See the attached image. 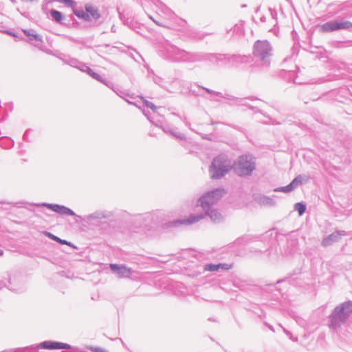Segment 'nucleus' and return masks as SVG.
Instances as JSON below:
<instances>
[{"label": "nucleus", "mask_w": 352, "mask_h": 352, "mask_svg": "<svg viewBox=\"0 0 352 352\" xmlns=\"http://www.w3.org/2000/svg\"><path fill=\"white\" fill-rule=\"evenodd\" d=\"M34 205L36 206H44L62 216L74 217L76 220L81 219L91 223L93 225L98 226L101 227V229L104 230L107 234L113 231L117 232L119 230L118 228H116L118 219H114L113 212L111 211L96 210L83 218L82 216L76 214L70 208L64 205L50 203L34 204Z\"/></svg>", "instance_id": "nucleus-1"}, {"label": "nucleus", "mask_w": 352, "mask_h": 352, "mask_svg": "<svg viewBox=\"0 0 352 352\" xmlns=\"http://www.w3.org/2000/svg\"><path fill=\"white\" fill-rule=\"evenodd\" d=\"M208 217L214 223H219L223 219V215L217 210L210 208L208 210H203V212L190 214L185 218H178L162 223L160 228L164 232H172L182 226H189L195 223L200 220Z\"/></svg>", "instance_id": "nucleus-2"}, {"label": "nucleus", "mask_w": 352, "mask_h": 352, "mask_svg": "<svg viewBox=\"0 0 352 352\" xmlns=\"http://www.w3.org/2000/svg\"><path fill=\"white\" fill-rule=\"evenodd\" d=\"M160 56L170 62H199L205 61L206 52H187L173 45L169 41L166 40L162 45L160 50Z\"/></svg>", "instance_id": "nucleus-3"}, {"label": "nucleus", "mask_w": 352, "mask_h": 352, "mask_svg": "<svg viewBox=\"0 0 352 352\" xmlns=\"http://www.w3.org/2000/svg\"><path fill=\"white\" fill-rule=\"evenodd\" d=\"M352 315V300H347L336 305L327 318L331 330L337 331L349 320Z\"/></svg>", "instance_id": "nucleus-4"}, {"label": "nucleus", "mask_w": 352, "mask_h": 352, "mask_svg": "<svg viewBox=\"0 0 352 352\" xmlns=\"http://www.w3.org/2000/svg\"><path fill=\"white\" fill-rule=\"evenodd\" d=\"M58 3L64 4L65 7L71 8L73 14L85 22L98 21L101 17L98 8L91 3H86L84 9L76 8L77 2L74 0H56Z\"/></svg>", "instance_id": "nucleus-5"}, {"label": "nucleus", "mask_w": 352, "mask_h": 352, "mask_svg": "<svg viewBox=\"0 0 352 352\" xmlns=\"http://www.w3.org/2000/svg\"><path fill=\"white\" fill-rule=\"evenodd\" d=\"M234 173L241 178H248L256 169V158L250 153L239 155L232 162Z\"/></svg>", "instance_id": "nucleus-6"}, {"label": "nucleus", "mask_w": 352, "mask_h": 352, "mask_svg": "<svg viewBox=\"0 0 352 352\" xmlns=\"http://www.w3.org/2000/svg\"><path fill=\"white\" fill-rule=\"evenodd\" d=\"M159 214L157 212H146L142 214H130L124 212L122 219L130 223L134 224L136 228H145L151 229L158 226Z\"/></svg>", "instance_id": "nucleus-7"}, {"label": "nucleus", "mask_w": 352, "mask_h": 352, "mask_svg": "<svg viewBox=\"0 0 352 352\" xmlns=\"http://www.w3.org/2000/svg\"><path fill=\"white\" fill-rule=\"evenodd\" d=\"M209 173L212 179H220L230 171H233L231 160L224 154L215 156L209 166Z\"/></svg>", "instance_id": "nucleus-8"}, {"label": "nucleus", "mask_w": 352, "mask_h": 352, "mask_svg": "<svg viewBox=\"0 0 352 352\" xmlns=\"http://www.w3.org/2000/svg\"><path fill=\"white\" fill-rule=\"evenodd\" d=\"M226 194L227 190L223 187L214 188L202 194L197 199V204L201 206L203 210L210 209Z\"/></svg>", "instance_id": "nucleus-9"}, {"label": "nucleus", "mask_w": 352, "mask_h": 352, "mask_svg": "<svg viewBox=\"0 0 352 352\" xmlns=\"http://www.w3.org/2000/svg\"><path fill=\"white\" fill-rule=\"evenodd\" d=\"M272 45L267 40H257L253 46L254 57L262 62L263 67L267 68L270 65L269 58L272 56Z\"/></svg>", "instance_id": "nucleus-10"}, {"label": "nucleus", "mask_w": 352, "mask_h": 352, "mask_svg": "<svg viewBox=\"0 0 352 352\" xmlns=\"http://www.w3.org/2000/svg\"><path fill=\"white\" fill-rule=\"evenodd\" d=\"M320 32H332L338 30H349L352 32V22L344 18H338L329 21L319 26Z\"/></svg>", "instance_id": "nucleus-11"}, {"label": "nucleus", "mask_w": 352, "mask_h": 352, "mask_svg": "<svg viewBox=\"0 0 352 352\" xmlns=\"http://www.w3.org/2000/svg\"><path fill=\"white\" fill-rule=\"evenodd\" d=\"M21 30L27 37L25 41L42 52H47L46 47L43 45V36L41 34L36 33L34 29H21Z\"/></svg>", "instance_id": "nucleus-12"}, {"label": "nucleus", "mask_w": 352, "mask_h": 352, "mask_svg": "<svg viewBox=\"0 0 352 352\" xmlns=\"http://www.w3.org/2000/svg\"><path fill=\"white\" fill-rule=\"evenodd\" d=\"M349 235V232L345 230H341L336 228L334 230V232L324 236L322 239L321 241V245L324 248L330 246L332 244L338 242L342 239V236H346Z\"/></svg>", "instance_id": "nucleus-13"}, {"label": "nucleus", "mask_w": 352, "mask_h": 352, "mask_svg": "<svg viewBox=\"0 0 352 352\" xmlns=\"http://www.w3.org/2000/svg\"><path fill=\"white\" fill-rule=\"evenodd\" d=\"M109 269L119 278H129L133 274V270L124 263H111Z\"/></svg>", "instance_id": "nucleus-14"}, {"label": "nucleus", "mask_w": 352, "mask_h": 352, "mask_svg": "<svg viewBox=\"0 0 352 352\" xmlns=\"http://www.w3.org/2000/svg\"><path fill=\"white\" fill-rule=\"evenodd\" d=\"M233 267V263L228 264L226 263H208L204 264L202 267V272H199L196 276L200 275L201 274L204 273L205 272H219V271H228Z\"/></svg>", "instance_id": "nucleus-15"}, {"label": "nucleus", "mask_w": 352, "mask_h": 352, "mask_svg": "<svg viewBox=\"0 0 352 352\" xmlns=\"http://www.w3.org/2000/svg\"><path fill=\"white\" fill-rule=\"evenodd\" d=\"M230 64L228 68H239L241 65L250 63V56L239 54H229Z\"/></svg>", "instance_id": "nucleus-16"}, {"label": "nucleus", "mask_w": 352, "mask_h": 352, "mask_svg": "<svg viewBox=\"0 0 352 352\" xmlns=\"http://www.w3.org/2000/svg\"><path fill=\"white\" fill-rule=\"evenodd\" d=\"M232 285L234 287L245 292H254L256 285L253 284L251 280L235 278L232 280Z\"/></svg>", "instance_id": "nucleus-17"}, {"label": "nucleus", "mask_w": 352, "mask_h": 352, "mask_svg": "<svg viewBox=\"0 0 352 352\" xmlns=\"http://www.w3.org/2000/svg\"><path fill=\"white\" fill-rule=\"evenodd\" d=\"M221 98H223L228 100L227 102V104L229 106L240 105L241 102H243L244 100H252V101L260 100L258 97L254 96H250L245 97V98H239V97H235L234 96H232V95H230L228 94H226L224 95L223 94V96Z\"/></svg>", "instance_id": "nucleus-18"}, {"label": "nucleus", "mask_w": 352, "mask_h": 352, "mask_svg": "<svg viewBox=\"0 0 352 352\" xmlns=\"http://www.w3.org/2000/svg\"><path fill=\"white\" fill-rule=\"evenodd\" d=\"M49 13L52 20L55 23L62 25L63 26L70 25V23H66V17L62 12L52 8L49 11Z\"/></svg>", "instance_id": "nucleus-19"}, {"label": "nucleus", "mask_w": 352, "mask_h": 352, "mask_svg": "<svg viewBox=\"0 0 352 352\" xmlns=\"http://www.w3.org/2000/svg\"><path fill=\"white\" fill-rule=\"evenodd\" d=\"M176 128L172 127L170 125H169L167 123H165L162 130L164 131V133L172 136L173 138L175 139H179L182 140H186V135L183 133H180L176 131Z\"/></svg>", "instance_id": "nucleus-20"}, {"label": "nucleus", "mask_w": 352, "mask_h": 352, "mask_svg": "<svg viewBox=\"0 0 352 352\" xmlns=\"http://www.w3.org/2000/svg\"><path fill=\"white\" fill-rule=\"evenodd\" d=\"M43 234L47 236V238H49L50 239L54 241H56V243H59V244H61V245H67L68 246H70L72 248H73L74 249H76L77 247L74 245L72 242L70 241H68L65 239H60V237H58V236H56L55 234H54L53 233L49 232V231H47V230H45L43 232Z\"/></svg>", "instance_id": "nucleus-21"}, {"label": "nucleus", "mask_w": 352, "mask_h": 352, "mask_svg": "<svg viewBox=\"0 0 352 352\" xmlns=\"http://www.w3.org/2000/svg\"><path fill=\"white\" fill-rule=\"evenodd\" d=\"M296 274L297 273L294 272L292 274H289L283 278L278 279V280H276L275 283L270 284L269 286L273 287L274 288V290L278 291L280 294H283V289L280 287H278V285L286 283L293 285L294 279L292 278V276Z\"/></svg>", "instance_id": "nucleus-22"}, {"label": "nucleus", "mask_w": 352, "mask_h": 352, "mask_svg": "<svg viewBox=\"0 0 352 352\" xmlns=\"http://www.w3.org/2000/svg\"><path fill=\"white\" fill-rule=\"evenodd\" d=\"M338 93L340 96H338L336 100H338L340 102H344V100H342L340 99V98H343L346 100H348L347 97L349 96H352V87H351V89H349L348 87H340L338 90ZM349 101L352 103V100H349Z\"/></svg>", "instance_id": "nucleus-23"}, {"label": "nucleus", "mask_w": 352, "mask_h": 352, "mask_svg": "<svg viewBox=\"0 0 352 352\" xmlns=\"http://www.w3.org/2000/svg\"><path fill=\"white\" fill-rule=\"evenodd\" d=\"M14 141L10 137L3 136L0 138V146L5 149H9L14 146Z\"/></svg>", "instance_id": "nucleus-24"}, {"label": "nucleus", "mask_w": 352, "mask_h": 352, "mask_svg": "<svg viewBox=\"0 0 352 352\" xmlns=\"http://www.w3.org/2000/svg\"><path fill=\"white\" fill-rule=\"evenodd\" d=\"M221 57V53H206L205 61H209L217 66L220 65Z\"/></svg>", "instance_id": "nucleus-25"}, {"label": "nucleus", "mask_w": 352, "mask_h": 352, "mask_svg": "<svg viewBox=\"0 0 352 352\" xmlns=\"http://www.w3.org/2000/svg\"><path fill=\"white\" fill-rule=\"evenodd\" d=\"M143 113L152 124L155 125L157 127L160 128L161 129L163 128L164 125L166 123L162 119H155L154 117H151L150 113H146L144 110L143 111Z\"/></svg>", "instance_id": "nucleus-26"}, {"label": "nucleus", "mask_w": 352, "mask_h": 352, "mask_svg": "<svg viewBox=\"0 0 352 352\" xmlns=\"http://www.w3.org/2000/svg\"><path fill=\"white\" fill-rule=\"evenodd\" d=\"M140 98L143 100V104L147 108L151 109L154 113L157 114V116H160V113L158 111V110H164V108H163L162 107H157V106H156L152 102L145 99L143 96H140Z\"/></svg>", "instance_id": "nucleus-27"}, {"label": "nucleus", "mask_w": 352, "mask_h": 352, "mask_svg": "<svg viewBox=\"0 0 352 352\" xmlns=\"http://www.w3.org/2000/svg\"><path fill=\"white\" fill-rule=\"evenodd\" d=\"M258 202L261 205L263 206H276V201L266 195H263L260 197Z\"/></svg>", "instance_id": "nucleus-28"}, {"label": "nucleus", "mask_w": 352, "mask_h": 352, "mask_svg": "<svg viewBox=\"0 0 352 352\" xmlns=\"http://www.w3.org/2000/svg\"><path fill=\"white\" fill-rule=\"evenodd\" d=\"M295 211L298 212L300 217L302 216L307 210V204L305 201L297 202L294 206Z\"/></svg>", "instance_id": "nucleus-29"}, {"label": "nucleus", "mask_w": 352, "mask_h": 352, "mask_svg": "<svg viewBox=\"0 0 352 352\" xmlns=\"http://www.w3.org/2000/svg\"><path fill=\"white\" fill-rule=\"evenodd\" d=\"M230 32H232L233 34H236L237 35H243L245 33L243 23H236L235 25L231 29L227 30V32L229 34Z\"/></svg>", "instance_id": "nucleus-30"}, {"label": "nucleus", "mask_w": 352, "mask_h": 352, "mask_svg": "<svg viewBox=\"0 0 352 352\" xmlns=\"http://www.w3.org/2000/svg\"><path fill=\"white\" fill-rule=\"evenodd\" d=\"M0 32H2L5 34L11 36L19 41H25V38L23 37V36L14 32L13 30H0Z\"/></svg>", "instance_id": "nucleus-31"}, {"label": "nucleus", "mask_w": 352, "mask_h": 352, "mask_svg": "<svg viewBox=\"0 0 352 352\" xmlns=\"http://www.w3.org/2000/svg\"><path fill=\"white\" fill-rule=\"evenodd\" d=\"M119 17H120V19L123 22V23L125 25H127L131 29L138 32V31L136 30L137 25H135V24L133 21H129V19L125 17V16L123 13L119 12Z\"/></svg>", "instance_id": "nucleus-32"}, {"label": "nucleus", "mask_w": 352, "mask_h": 352, "mask_svg": "<svg viewBox=\"0 0 352 352\" xmlns=\"http://www.w3.org/2000/svg\"><path fill=\"white\" fill-rule=\"evenodd\" d=\"M301 178V175H297L288 184L292 191L294 190L299 185L302 184Z\"/></svg>", "instance_id": "nucleus-33"}, {"label": "nucleus", "mask_w": 352, "mask_h": 352, "mask_svg": "<svg viewBox=\"0 0 352 352\" xmlns=\"http://www.w3.org/2000/svg\"><path fill=\"white\" fill-rule=\"evenodd\" d=\"M301 178V175H297L288 184L292 191L294 190L299 185L302 184Z\"/></svg>", "instance_id": "nucleus-34"}, {"label": "nucleus", "mask_w": 352, "mask_h": 352, "mask_svg": "<svg viewBox=\"0 0 352 352\" xmlns=\"http://www.w3.org/2000/svg\"><path fill=\"white\" fill-rule=\"evenodd\" d=\"M301 178V175H297L288 184L292 191L294 190L299 185L302 184Z\"/></svg>", "instance_id": "nucleus-35"}, {"label": "nucleus", "mask_w": 352, "mask_h": 352, "mask_svg": "<svg viewBox=\"0 0 352 352\" xmlns=\"http://www.w3.org/2000/svg\"><path fill=\"white\" fill-rule=\"evenodd\" d=\"M221 60H219L220 65L218 67H228L230 64L229 54H221Z\"/></svg>", "instance_id": "nucleus-36"}, {"label": "nucleus", "mask_w": 352, "mask_h": 352, "mask_svg": "<svg viewBox=\"0 0 352 352\" xmlns=\"http://www.w3.org/2000/svg\"><path fill=\"white\" fill-rule=\"evenodd\" d=\"M86 74L91 77L93 79L97 81H102V76L96 72L94 69H92L90 67L87 69Z\"/></svg>", "instance_id": "nucleus-37"}, {"label": "nucleus", "mask_w": 352, "mask_h": 352, "mask_svg": "<svg viewBox=\"0 0 352 352\" xmlns=\"http://www.w3.org/2000/svg\"><path fill=\"white\" fill-rule=\"evenodd\" d=\"M291 35H292V39L295 42L294 45L292 47V50H294V52L295 50H298L299 36H298L297 32L295 30H293L291 32Z\"/></svg>", "instance_id": "nucleus-38"}, {"label": "nucleus", "mask_w": 352, "mask_h": 352, "mask_svg": "<svg viewBox=\"0 0 352 352\" xmlns=\"http://www.w3.org/2000/svg\"><path fill=\"white\" fill-rule=\"evenodd\" d=\"M278 326L283 329V332L289 338V339L295 342H297L298 341V337L294 336L290 331L283 327L280 324H278Z\"/></svg>", "instance_id": "nucleus-39"}, {"label": "nucleus", "mask_w": 352, "mask_h": 352, "mask_svg": "<svg viewBox=\"0 0 352 352\" xmlns=\"http://www.w3.org/2000/svg\"><path fill=\"white\" fill-rule=\"evenodd\" d=\"M198 87H199V89H201L204 90L206 93H208L209 94L217 96H219V97H222L223 96V94L221 92L212 90L211 89H209L208 87H204V86H201V85H198Z\"/></svg>", "instance_id": "nucleus-40"}, {"label": "nucleus", "mask_w": 352, "mask_h": 352, "mask_svg": "<svg viewBox=\"0 0 352 352\" xmlns=\"http://www.w3.org/2000/svg\"><path fill=\"white\" fill-rule=\"evenodd\" d=\"M118 96L124 99L125 101H126L129 104H133V102L129 101L125 98L126 96H129V94H126L125 91L120 90L119 88L115 87L113 90Z\"/></svg>", "instance_id": "nucleus-41"}, {"label": "nucleus", "mask_w": 352, "mask_h": 352, "mask_svg": "<svg viewBox=\"0 0 352 352\" xmlns=\"http://www.w3.org/2000/svg\"><path fill=\"white\" fill-rule=\"evenodd\" d=\"M274 192H284L286 194L292 192V190H291V188L288 184L286 186H284L276 187L274 189Z\"/></svg>", "instance_id": "nucleus-42"}, {"label": "nucleus", "mask_w": 352, "mask_h": 352, "mask_svg": "<svg viewBox=\"0 0 352 352\" xmlns=\"http://www.w3.org/2000/svg\"><path fill=\"white\" fill-rule=\"evenodd\" d=\"M292 317L299 326L304 327L306 325V320L303 319L302 317L297 316L296 314H294Z\"/></svg>", "instance_id": "nucleus-43"}, {"label": "nucleus", "mask_w": 352, "mask_h": 352, "mask_svg": "<svg viewBox=\"0 0 352 352\" xmlns=\"http://www.w3.org/2000/svg\"><path fill=\"white\" fill-rule=\"evenodd\" d=\"M80 60L75 58L69 57V58H67V65H69L72 67L77 68L78 67V66L80 64Z\"/></svg>", "instance_id": "nucleus-44"}, {"label": "nucleus", "mask_w": 352, "mask_h": 352, "mask_svg": "<svg viewBox=\"0 0 352 352\" xmlns=\"http://www.w3.org/2000/svg\"><path fill=\"white\" fill-rule=\"evenodd\" d=\"M69 17V21H72V23H70L69 26H66L67 28H78L80 27V22H78L73 15H70Z\"/></svg>", "instance_id": "nucleus-45"}, {"label": "nucleus", "mask_w": 352, "mask_h": 352, "mask_svg": "<svg viewBox=\"0 0 352 352\" xmlns=\"http://www.w3.org/2000/svg\"><path fill=\"white\" fill-rule=\"evenodd\" d=\"M193 38H195L198 40H203L206 36L209 35L208 33L201 32H195L192 33Z\"/></svg>", "instance_id": "nucleus-46"}, {"label": "nucleus", "mask_w": 352, "mask_h": 352, "mask_svg": "<svg viewBox=\"0 0 352 352\" xmlns=\"http://www.w3.org/2000/svg\"><path fill=\"white\" fill-rule=\"evenodd\" d=\"M32 132V129H28L25 131L23 135V141L26 142H32L33 140L30 139L29 138V135L30 134V133Z\"/></svg>", "instance_id": "nucleus-47"}, {"label": "nucleus", "mask_w": 352, "mask_h": 352, "mask_svg": "<svg viewBox=\"0 0 352 352\" xmlns=\"http://www.w3.org/2000/svg\"><path fill=\"white\" fill-rule=\"evenodd\" d=\"M100 82L102 83L103 85H106L107 87L110 88L111 89L113 90L115 87L112 82L107 80L106 78H104L102 76V81H99Z\"/></svg>", "instance_id": "nucleus-48"}, {"label": "nucleus", "mask_w": 352, "mask_h": 352, "mask_svg": "<svg viewBox=\"0 0 352 352\" xmlns=\"http://www.w3.org/2000/svg\"><path fill=\"white\" fill-rule=\"evenodd\" d=\"M9 284H10V285L7 286V288L9 290H10L12 292H14L15 293H19V294L22 293V292H24V289L22 287H19V288L13 287L12 286H10L11 285V282H9Z\"/></svg>", "instance_id": "nucleus-49"}, {"label": "nucleus", "mask_w": 352, "mask_h": 352, "mask_svg": "<svg viewBox=\"0 0 352 352\" xmlns=\"http://www.w3.org/2000/svg\"><path fill=\"white\" fill-rule=\"evenodd\" d=\"M78 67H77L76 69H79L82 72L86 73L89 66H88L87 64L80 61Z\"/></svg>", "instance_id": "nucleus-50"}, {"label": "nucleus", "mask_w": 352, "mask_h": 352, "mask_svg": "<svg viewBox=\"0 0 352 352\" xmlns=\"http://www.w3.org/2000/svg\"><path fill=\"white\" fill-rule=\"evenodd\" d=\"M87 349L92 352H101L102 348L95 346H87Z\"/></svg>", "instance_id": "nucleus-51"}, {"label": "nucleus", "mask_w": 352, "mask_h": 352, "mask_svg": "<svg viewBox=\"0 0 352 352\" xmlns=\"http://www.w3.org/2000/svg\"><path fill=\"white\" fill-rule=\"evenodd\" d=\"M153 80L155 84H157L160 86H162V82H163V79L161 77L154 74Z\"/></svg>", "instance_id": "nucleus-52"}, {"label": "nucleus", "mask_w": 352, "mask_h": 352, "mask_svg": "<svg viewBox=\"0 0 352 352\" xmlns=\"http://www.w3.org/2000/svg\"><path fill=\"white\" fill-rule=\"evenodd\" d=\"M69 56H67L65 54H60L58 58L61 60L64 63L67 64V58H69Z\"/></svg>", "instance_id": "nucleus-53"}, {"label": "nucleus", "mask_w": 352, "mask_h": 352, "mask_svg": "<svg viewBox=\"0 0 352 352\" xmlns=\"http://www.w3.org/2000/svg\"><path fill=\"white\" fill-rule=\"evenodd\" d=\"M267 232L265 233V235L255 236L252 239L256 241H263V240H265L266 238L270 236V235H267Z\"/></svg>", "instance_id": "nucleus-54"}, {"label": "nucleus", "mask_w": 352, "mask_h": 352, "mask_svg": "<svg viewBox=\"0 0 352 352\" xmlns=\"http://www.w3.org/2000/svg\"><path fill=\"white\" fill-rule=\"evenodd\" d=\"M299 175H301V177H302V178H301L302 184H304V183L306 184L310 179V177L305 174H300Z\"/></svg>", "instance_id": "nucleus-55"}, {"label": "nucleus", "mask_w": 352, "mask_h": 352, "mask_svg": "<svg viewBox=\"0 0 352 352\" xmlns=\"http://www.w3.org/2000/svg\"><path fill=\"white\" fill-rule=\"evenodd\" d=\"M67 38L72 42H74V43H80V44H82V45H85V42L82 39H77V38H75L72 36H67Z\"/></svg>", "instance_id": "nucleus-56"}, {"label": "nucleus", "mask_w": 352, "mask_h": 352, "mask_svg": "<svg viewBox=\"0 0 352 352\" xmlns=\"http://www.w3.org/2000/svg\"><path fill=\"white\" fill-rule=\"evenodd\" d=\"M248 109L254 111L255 113H261V111L258 107L252 106V104H248Z\"/></svg>", "instance_id": "nucleus-57"}, {"label": "nucleus", "mask_w": 352, "mask_h": 352, "mask_svg": "<svg viewBox=\"0 0 352 352\" xmlns=\"http://www.w3.org/2000/svg\"><path fill=\"white\" fill-rule=\"evenodd\" d=\"M5 108L8 109L9 111H12L13 109V104L12 102H7L4 104Z\"/></svg>", "instance_id": "nucleus-58"}, {"label": "nucleus", "mask_w": 352, "mask_h": 352, "mask_svg": "<svg viewBox=\"0 0 352 352\" xmlns=\"http://www.w3.org/2000/svg\"><path fill=\"white\" fill-rule=\"evenodd\" d=\"M263 324L266 327H267L270 331H272V332H275V329H274V327L272 324H270V323H268L267 322L264 321Z\"/></svg>", "instance_id": "nucleus-59"}, {"label": "nucleus", "mask_w": 352, "mask_h": 352, "mask_svg": "<svg viewBox=\"0 0 352 352\" xmlns=\"http://www.w3.org/2000/svg\"><path fill=\"white\" fill-rule=\"evenodd\" d=\"M270 11L271 12V15H272V18L275 19L276 20L277 19V12L276 11V10L270 8Z\"/></svg>", "instance_id": "nucleus-60"}, {"label": "nucleus", "mask_w": 352, "mask_h": 352, "mask_svg": "<svg viewBox=\"0 0 352 352\" xmlns=\"http://www.w3.org/2000/svg\"><path fill=\"white\" fill-rule=\"evenodd\" d=\"M58 274L60 276H65V277L69 278V276L67 275V272L65 270H61V271L58 272Z\"/></svg>", "instance_id": "nucleus-61"}, {"label": "nucleus", "mask_w": 352, "mask_h": 352, "mask_svg": "<svg viewBox=\"0 0 352 352\" xmlns=\"http://www.w3.org/2000/svg\"><path fill=\"white\" fill-rule=\"evenodd\" d=\"M190 92L193 96H199V93H197V92L195 90H194V89H190Z\"/></svg>", "instance_id": "nucleus-62"}, {"label": "nucleus", "mask_w": 352, "mask_h": 352, "mask_svg": "<svg viewBox=\"0 0 352 352\" xmlns=\"http://www.w3.org/2000/svg\"><path fill=\"white\" fill-rule=\"evenodd\" d=\"M18 153L19 155H23L25 153V150L23 148H19Z\"/></svg>", "instance_id": "nucleus-63"}, {"label": "nucleus", "mask_w": 352, "mask_h": 352, "mask_svg": "<svg viewBox=\"0 0 352 352\" xmlns=\"http://www.w3.org/2000/svg\"><path fill=\"white\" fill-rule=\"evenodd\" d=\"M111 32H113V33L116 32V25H113L111 26Z\"/></svg>", "instance_id": "nucleus-64"}]
</instances>
